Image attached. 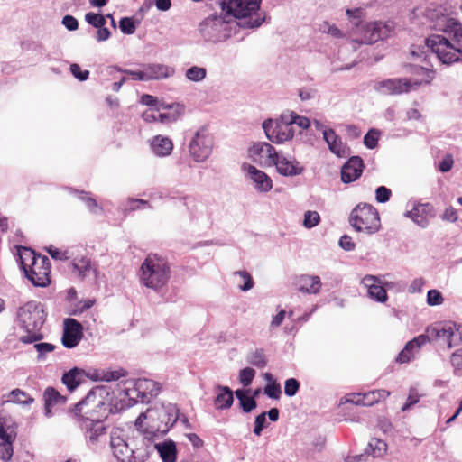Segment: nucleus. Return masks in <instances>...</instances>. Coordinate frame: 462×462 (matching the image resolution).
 I'll return each mask as SVG.
<instances>
[{
  "label": "nucleus",
  "mask_w": 462,
  "mask_h": 462,
  "mask_svg": "<svg viewBox=\"0 0 462 462\" xmlns=\"http://www.w3.org/2000/svg\"><path fill=\"white\" fill-rule=\"evenodd\" d=\"M170 267L165 259L156 255H148L140 268L141 283L155 291H159L169 282Z\"/></svg>",
  "instance_id": "7"
},
{
  "label": "nucleus",
  "mask_w": 462,
  "mask_h": 462,
  "mask_svg": "<svg viewBox=\"0 0 462 462\" xmlns=\"http://www.w3.org/2000/svg\"><path fill=\"white\" fill-rule=\"evenodd\" d=\"M159 416L162 417V419H165V421L162 424L156 423V425L153 426V430H157L160 436H162L166 434L169 430L177 422L180 418V411L173 404L161 406Z\"/></svg>",
  "instance_id": "23"
},
{
  "label": "nucleus",
  "mask_w": 462,
  "mask_h": 462,
  "mask_svg": "<svg viewBox=\"0 0 462 462\" xmlns=\"http://www.w3.org/2000/svg\"><path fill=\"white\" fill-rule=\"evenodd\" d=\"M420 395L418 393V390L415 387H411L409 390V394L407 397V401L404 405L402 407V411H407L413 405L420 402Z\"/></svg>",
  "instance_id": "54"
},
{
  "label": "nucleus",
  "mask_w": 462,
  "mask_h": 462,
  "mask_svg": "<svg viewBox=\"0 0 462 462\" xmlns=\"http://www.w3.org/2000/svg\"><path fill=\"white\" fill-rule=\"evenodd\" d=\"M218 393L214 401L217 409L224 410L229 408L233 404V392L227 386H217Z\"/></svg>",
  "instance_id": "36"
},
{
  "label": "nucleus",
  "mask_w": 462,
  "mask_h": 462,
  "mask_svg": "<svg viewBox=\"0 0 462 462\" xmlns=\"http://www.w3.org/2000/svg\"><path fill=\"white\" fill-rule=\"evenodd\" d=\"M71 265L73 273H76L79 278H97V270L95 266L92 264L89 258L85 256L80 258H75L72 261Z\"/></svg>",
  "instance_id": "32"
},
{
  "label": "nucleus",
  "mask_w": 462,
  "mask_h": 462,
  "mask_svg": "<svg viewBox=\"0 0 462 462\" xmlns=\"http://www.w3.org/2000/svg\"><path fill=\"white\" fill-rule=\"evenodd\" d=\"M110 448L119 462H144L152 451V443L138 429L132 438H125L122 430L115 429L110 434Z\"/></svg>",
  "instance_id": "2"
},
{
  "label": "nucleus",
  "mask_w": 462,
  "mask_h": 462,
  "mask_svg": "<svg viewBox=\"0 0 462 462\" xmlns=\"http://www.w3.org/2000/svg\"><path fill=\"white\" fill-rule=\"evenodd\" d=\"M115 70L124 72L131 77L133 80L146 81L144 68L142 70H123L118 67H108L106 69L107 73L112 74Z\"/></svg>",
  "instance_id": "48"
},
{
  "label": "nucleus",
  "mask_w": 462,
  "mask_h": 462,
  "mask_svg": "<svg viewBox=\"0 0 462 462\" xmlns=\"http://www.w3.org/2000/svg\"><path fill=\"white\" fill-rule=\"evenodd\" d=\"M146 81L169 79L175 74V69L162 63H148L143 66Z\"/></svg>",
  "instance_id": "26"
},
{
  "label": "nucleus",
  "mask_w": 462,
  "mask_h": 462,
  "mask_svg": "<svg viewBox=\"0 0 462 462\" xmlns=\"http://www.w3.org/2000/svg\"><path fill=\"white\" fill-rule=\"evenodd\" d=\"M320 278L317 275L304 274L298 278L297 287L301 292L308 294H317L321 288Z\"/></svg>",
  "instance_id": "33"
},
{
  "label": "nucleus",
  "mask_w": 462,
  "mask_h": 462,
  "mask_svg": "<svg viewBox=\"0 0 462 462\" xmlns=\"http://www.w3.org/2000/svg\"><path fill=\"white\" fill-rule=\"evenodd\" d=\"M70 72L71 74L80 81H85L88 79L89 71L82 70L79 64H71L70 65Z\"/></svg>",
  "instance_id": "63"
},
{
  "label": "nucleus",
  "mask_w": 462,
  "mask_h": 462,
  "mask_svg": "<svg viewBox=\"0 0 462 462\" xmlns=\"http://www.w3.org/2000/svg\"><path fill=\"white\" fill-rule=\"evenodd\" d=\"M247 361L258 368H263L267 364L266 357L262 349H256L251 352L247 356Z\"/></svg>",
  "instance_id": "44"
},
{
  "label": "nucleus",
  "mask_w": 462,
  "mask_h": 462,
  "mask_svg": "<svg viewBox=\"0 0 462 462\" xmlns=\"http://www.w3.org/2000/svg\"><path fill=\"white\" fill-rule=\"evenodd\" d=\"M184 109L185 106L180 103H161L158 105L159 122L163 124L175 122L182 116Z\"/></svg>",
  "instance_id": "27"
},
{
  "label": "nucleus",
  "mask_w": 462,
  "mask_h": 462,
  "mask_svg": "<svg viewBox=\"0 0 462 462\" xmlns=\"http://www.w3.org/2000/svg\"><path fill=\"white\" fill-rule=\"evenodd\" d=\"M80 428L89 447L101 443L106 435V426L100 420L82 418Z\"/></svg>",
  "instance_id": "17"
},
{
  "label": "nucleus",
  "mask_w": 462,
  "mask_h": 462,
  "mask_svg": "<svg viewBox=\"0 0 462 462\" xmlns=\"http://www.w3.org/2000/svg\"><path fill=\"white\" fill-rule=\"evenodd\" d=\"M403 215L418 226L426 228L430 225V219L435 217V208L429 202H414L411 209L405 211Z\"/></svg>",
  "instance_id": "19"
},
{
  "label": "nucleus",
  "mask_w": 462,
  "mask_h": 462,
  "mask_svg": "<svg viewBox=\"0 0 462 462\" xmlns=\"http://www.w3.org/2000/svg\"><path fill=\"white\" fill-rule=\"evenodd\" d=\"M300 383L296 379H287L284 383V393L289 397H292L298 393Z\"/></svg>",
  "instance_id": "60"
},
{
  "label": "nucleus",
  "mask_w": 462,
  "mask_h": 462,
  "mask_svg": "<svg viewBox=\"0 0 462 462\" xmlns=\"http://www.w3.org/2000/svg\"><path fill=\"white\" fill-rule=\"evenodd\" d=\"M105 393L106 391L102 387H97L90 391L83 400L75 405V413L78 414V412H81L82 407L84 405L91 406L92 411H94L96 408L105 409V403L102 400L103 394Z\"/></svg>",
  "instance_id": "31"
},
{
  "label": "nucleus",
  "mask_w": 462,
  "mask_h": 462,
  "mask_svg": "<svg viewBox=\"0 0 462 462\" xmlns=\"http://www.w3.org/2000/svg\"><path fill=\"white\" fill-rule=\"evenodd\" d=\"M272 165L275 166L279 174L285 177H295L304 171V167L295 158L279 152Z\"/></svg>",
  "instance_id": "20"
},
{
  "label": "nucleus",
  "mask_w": 462,
  "mask_h": 462,
  "mask_svg": "<svg viewBox=\"0 0 462 462\" xmlns=\"http://www.w3.org/2000/svg\"><path fill=\"white\" fill-rule=\"evenodd\" d=\"M188 80L195 83L202 82L207 77V69L204 67L191 66L185 71Z\"/></svg>",
  "instance_id": "38"
},
{
  "label": "nucleus",
  "mask_w": 462,
  "mask_h": 462,
  "mask_svg": "<svg viewBox=\"0 0 462 462\" xmlns=\"http://www.w3.org/2000/svg\"><path fill=\"white\" fill-rule=\"evenodd\" d=\"M319 31L334 38H343L345 36L342 31L337 26H336L335 24H330L328 22H324L320 25Z\"/></svg>",
  "instance_id": "52"
},
{
  "label": "nucleus",
  "mask_w": 462,
  "mask_h": 462,
  "mask_svg": "<svg viewBox=\"0 0 462 462\" xmlns=\"http://www.w3.org/2000/svg\"><path fill=\"white\" fill-rule=\"evenodd\" d=\"M124 392L129 400L144 403L159 394L161 384L152 379L138 378L128 381Z\"/></svg>",
  "instance_id": "10"
},
{
  "label": "nucleus",
  "mask_w": 462,
  "mask_h": 462,
  "mask_svg": "<svg viewBox=\"0 0 462 462\" xmlns=\"http://www.w3.org/2000/svg\"><path fill=\"white\" fill-rule=\"evenodd\" d=\"M79 193V199L82 200L89 211L93 214H101L103 213V208L100 207L95 199L89 196L88 193L80 191Z\"/></svg>",
  "instance_id": "41"
},
{
  "label": "nucleus",
  "mask_w": 462,
  "mask_h": 462,
  "mask_svg": "<svg viewBox=\"0 0 462 462\" xmlns=\"http://www.w3.org/2000/svg\"><path fill=\"white\" fill-rule=\"evenodd\" d=\"M379 138V132L374 129H371L364 137V144L368 149H374L376 147Z\"/></svg>",
  "instance_id": "58"
},
{
  "label": "nucleus",
  "mask_w": 462,
  "mask_h": 462,
  "mask_svg": "<svg viewBox=\"0 0 462 462\" xmlns=\"http://www.w3.org/2000/svg\"><path fill=\"white\" fill-rule=\"evenodd\" d=\"M320 222V216L317 211L308 210L304 213L303 226L310 229L318 226Z\"/></svg>",
  "instance_id": "50"
},
{
  "label": "nucleus",
  "mask_w": 462,
  "mask_h": 462,
  "mask_svg": "<svg viewBox=\"0 0 462 462\" xmlns=\"http://www.w3.org/2000/svg\"><path fill=\"white\" fill-rule=\"evenodd\" d=\"M349 222L355 230L368 235L376 233L381 226L380 217L376 208L366 203L358 204L351 211Z\"/></svg>",
  "instance_id": "9"
},
{
  "label": "nucleus",
  "mask_w": 462,
  "mask_h": 462,
  "mask_svg": "<svg viewBox=\"0 0 462 462\" xmlns=\"http://www.w3.org/2000/svg\"><path fill=\"white\" fill-rule=\"evenodd\" d=\"M368 446L374 457H380L383 456L387 450V444L379 439H372Z\"/></svg>",
  "instance_id": "46"
},
{
  "label": "nucleus",
  "mask_w": 462,
  "mask_h": 462,
  "mask_svg": "<svg viewBox=\"0 0 462 462\" xmlns=\"http://www.w3.org/2000/svg\"><path fill=\"white\" fill-rule=\"evenodd\" d=\"M90 377L95 381L110 382L118 379L120 375L116 371L95 370Z\"/></svg>",
  "instance_id": "45"
},
{
  "label": "nucleus",
  "mask_w": 462,
  "mask_h": 462,
  "mask_svg": "<svg viewBox=\"0 0 462 462\" xmlns=\"http://www.w3.org/2000/svg\"><path fill=\"white\" fill-rule=\"evenodd\" d=\"M255 376V371L251 367H246L239 372V382L244 386H248L252 383Z\"/></svg>",
  "instance_id": "55"
},
{
  "label": "nucleus",
  "mask_w": 462,
  "mask_h": 462,
  "mask_svg": "<svg viewBox=\"0 0 462 462\" xmlns=\"http://www.w3.org/2000/svg\"><path fill=\"white\" fill-rule=\"evenodd\" d=\"M234 276L236 279H238V281L236 282L237 287L242 291H247L251 290L254 285L252 276L246 271L236 272V273H234Z\"/></svg>",
  "instance_id": "39"
},
{
  "label": "nucleus",
  "mask_w": 462,
  "mask_h": 462,
  "mask_svg": "<svg viewBox=\"0 0 462 462\" xmlns=\"http://www.w3.org/2000/svg\"><path fill=\"white\" fill-rule=\"evenodd\" d=\"M248 152L254 162L266 166H272L278 153L275 148L266 142L254 143Z\"/></svg>",
  "instance_id": "21"
},
{
  "label": "nucleus",
  "mask_w": 462,
  "mask_h": 462,
  "mask_svg": "<svg viewBox=\"0 0 462 462\" xmlns=\"http://www.w3.org/2000/svg\"><path fill=\"white\" fill-rule=\"evenodd\" d=\"M150 149L157 157H167L171 155L173 150V143L171 139L161 134L153 136L150 141Z\"/></svg>",
  "instance_id": "30"
},
{
  "label": "nucleus",
  "mask_w": 462,
  "mask_h": 462,
  "mask_svg": "<svg viewBox=\"0 0 462 462\" xmlns=\"http://www.w3.org/2000/svg\"><path fill=\"white\" fill-rule=\"evenodd\" d=\"M79 373L76 368L63 374L62 383L69 391H73L79 384Z\"/></svg>",
  "instance_id": "43"
},
{
  "label": "nucleus",
  "mask_w": 462,
  "mask_h": 462,
  "mask_svg": "<svg viewBox=\"0 0 462 462\" xmlns=\"http://www.w3.org/2000/svg\"><path fill=\"white\" fill-rule=\"evenodd\" d=\"M34 401L33 398H32L27 393L24 391H22L20 389H14L13 390L9 395L7 402H11L14 403H19L23 405H28L32 403Z\"/></svg>",
  "instance_id": "40"
},
{
  "label": "nucleus",
  "mask_w": 462,
  "mask_h": 462,
  "mask_svg": "<svg viewBox=\"0 0 462 462\" xmlns=\"http://www.w3.org/2000/svg\"><path fill=\"white\" fill-rule=\"evenodd\" d=\"M262 0H222L221 8L234 19L241 29L259 28L265 20L261 11Z\"/></svg>",
  "instance_id": "3"
},
{
  "label": "nucleus",
  "mask_w": 462,
  "mask_h": 462,
  "mask_svg": "<svg viewBox=\"0 0 462 462\" xmlns=\"http://www.w3.org/2000/svg\"><path fill=\"white\" fill-rule=\"evenodd\" d=\"M213 147V136L205 128H200L189 143V152L196 162H204L211 155Z\"/></svg>",
  "instance_id": "13"
},
{
  "label": "nucleus",
  "mask_w": 462,
  "mask_h": 462,
  "mask_svg": "<svg viewBox=\"0 0 462 462\" xmlns=\"http://www.w3.org/2000/svg\"><path fill=\"white\" fill-rule=\"evenodd\" d=\"M393 31V25L391 22L374 21L366 23L361 27L362 39L360 41L353 40V42L373 44L390 37Z\"/></svg>",
  "instance_id": "14"
},
{
  "label": "nucleus",
  "mask_w": 462,
  "mask_h": 462,
  "mask_svg": "<svg viewBox=\"0 0 462 462\" xmlns=\"http://www.w3.org/2000/svg\"><path fill=\"white\" fill-rule=\"evenodd\" d=\"M323 139L327 143L329 151L337 157L345 158L349 155L350 150L348 146L342 142V139L333 129H324Z\"/></svg>",
  "instance_id": "25"
},
{
  "label": "nucleus",
  "mask_w": 462,
  "mask_h": 462,
  "mask_svg": "<svg viewBox=\"0 0 462 462\" xmlns=\"http://www.w3.org/2000/svg\"><path fill=\"white\" fill-rule=\"evenodd\" d=\"M450 362L455 369V374H458V371L462 369V349L453 353Z\"/></svg>",
  "instance_id": "64"
},
{
  "label": "nucleus",
  "mask_w": 462,
  "mask_h": 462,
  "mask_svg": "<svg viewBox=\"0 0 462 462\" xmlns=\"http://www.w3.org/2000/svg\"><path fill=\"white\" fill-rule=\"evenodd\" d=\"M236 396L245 412H250L256 407L255 400L253 397L246 396L244 391L236 390Z\"/></svg>",
  "instance_id": "42"
},
{
  "label": "nucleus",
  "mask_w": 462,
  "mask_h": 462,
  "mask_svg": "<svg viewBox=\"0 0 462 462\" xmlns=\"http://www.w3.org/2000/svg\"><path fill=\"white\" fill-rule=\"evenodd\" d=\"M45 404V414L51 416V409L58 405H62L66 402V398L52 387H48L43 393Z\"/></svg>",
  "instance_id": "34"
},
{
  "label": "nucleus",
  "mask_w": 462,
  "mask_h": 462,
  "mask_svg": "<svg viewBox=\"0 0 462 462\" xmlns=\"http://www.w3.org/2000/svg\"><path fill=\"white\" fill-rule=\"evenodd\" d=\"M389 395V391L381 389L363 393L362 398L365 401V406H371L377 403L380 400H385Z\"/></svg>",
  "instance_id": "37"
},
{
  "label": "nucleus",
  "mask_w": 462,
  "mask_h": 462,
  "mask_svg": "<svg viewBox=\"0 0 462 462\" xmlns=\"http://www.w3.org/2000/svg\"><path fill=\"white\" fill-rule=\"evenodd\" d=\"M425 339L426 337L420 335L412 340H410L397 356L396 362L405 364L413 360L421 346L426 345Z\"/></svg>",
  "instance_id": "29"
},
{
  "label": "nucleus",
  "mask_w": 462,
  "mask_h": 462,
  "mask_svg": "<svg viewBox=\"0 0 462 462\" xmlns=\"http://www.w3.org/2000/svg\"><path fill=\"white\" fill-rule=\"evenodd\" d=\"M241 169L245 179L257 192L267 193L273 189V183L271 177L262 170L246 162L242 164Z\"/></svg>",
  "instance_id": "15"
},
{
  "label": "nucleus",
  "mask_w": 462,
  "mask_h": 462,
  "mask_svg": "<svg viewBox=\"0 0 462 462\" xmlns=\"http://www.w3.org/2000/svg\"><path fill=\"white\" fill-rule=\"evenodd\" d=\"M263 128L268 140L277 144L284 143L294 137V127L291 126L287 113L282 114L278 118L263 121Z\"/></svg>",
  "instance_id": "11"
},
{
  "label": "nucleus",
  "mask_w": 462,
  "mask_h": 462,
  "mask_svg": "<svg viewBox=\"0 0 462 462\" xmlns=\"http://www.w3.org/2000/svg\"><path fill=\"white\" fill-rule=\"evenodd\" d=\"M264 393L272 399H279L282 394L281 386L279 383H267L264 387Z\"/></svg>",
  "instance_id": "61"
},
{
  "label": "nucleus",
  "mask_w": 462,
  "mask_h": 462,
  "mask_svg": "<svg viewBox=\"0 0 462 462\" xmlns=\"http://www.w3.org/2000/svg\"><path fill=\"white\" fill-rule=\"evenodd\" d=\"M444 301L442 294L438 290H430L427 293V303L430 306H438Z\"/></svg>",
  "instance_id": "59"
},
{
  "label": "nucleus",
  "mask_w": 462,
  "mask_h": 462,
  "mask_svg": "<svg viewBox=\"0 0 462 462\" xmlns=\"http://www.w3.org/2000/svg\"><path fill=\"white\" fill-rule=\"evenodd\" d=\"M15 439L13 423L6 418L0 417V459L7 462L13 457L12 443Z\"/></svg>",
  "instance_id": "18"
},
{
  "label": "nucleus",
  "mask_w": 462,
  "mask_h": 462,
  "mask_svg": "<svg viewBox=\"0 0 462 462\" xmlns=\"http://www.w3.org/2000/svg\"><path fill=\"white\" fill-rule=\"evenodd\" d=\"M142 208H151L152 206L147 200L140 199H129L126 202V205L125 207V210H136L140 209Z\"/></svg>",
  "instance_id": "57"
},
{
  "label": "nucleus",
  "mask_w": 462,
  "mask_h": 462,
  "mask_svg": "<svg viewBox=\"0 0 462 462\" xmlns=\"http://www.w3.org/2000/svg\"><path fill=\"white\" fill-rule=\"evenodd\" d=\"M85 20L96 28L105 26L106 24V19L103 15L92 12L86 14Z\"/></svg>",
  "instance_id": "56"
},
{
  "label": "nucleus",
  "mask_w": 462,
  "mask_h": 462,
  "mask_svg": "<svg viewBox=\"0 0 462 462\" xmlns=\"http://www.w3.org/2000/svg\"><path fill=\"white\" fill-rule=\"evenodd\" d=\"M430 51V48H428L427 46V39L425 40V45L424 46H413L412 50L411 51V55L413 59V60H428V54L427 52Z\"/></svg>",
  "instance_id": "53"
},
{
  "label": "nucleus",
  "mask_w": 462,
  "mask_h": 462,
  "mask_svg": "<svg viewBox=\"0 0 462 462\" xmlns=\"http://www.w3.org/2000/svg\"><path fill=\"white\" fill-rule=\"evenodd\" d=\"M83 337L82 325L74 319H66L63 322L62 344L67 348L79 345Z\"/></svg>",
  "instance_id": "22"
},
{
  "label": "nucleus",
  "mask_w": 462,
  "mask_h": 462,
  "mask_svg": "<svg viewBox=\"0 0 462 462\" xmlns=\"http://www.w3.org/2000/svg\"><path fill=\"white\" fill-rule=\"evenodd\" d=\"M442 31L446 35L432 34L427 38L428 48L443 64L462 61V24L447 19Z\"/></svg>",
  "instance_id": "1"
},
{
  "label": "nucleus",
  "mask_w": 462,
  "mask_h": 462,
  "mask_svg": "<svg viewBox=\"0 0 462 462\" xmlns=\"http://www.w3.org/2000/svg\"><path fill=\"white\" fill-rule=\"evenodd\" d=\"M46 314L40 302L29 301L17 311V322L20 331L19 340L31 344L42 339V328L45 322Z\"/></svg>",
  "instance_id": "4"
},
{
  "label": "nucleus",
  "mask_w": 462,
  "mask_h": 462,
  "mask_svg": "<svg viewBox=\"0 0 462 462\" xmlns=\"http://www.w3.org/2000/svg\"><path fill=\"white\" fill-rule=\"evenodd\" d=\"M238 27L236 21L226 12L225 14H212L199 23L201 37L212 43L226 41Z\"/></svg>",
  "instance_id": "6"
},
{
  "label": "nucleus",
  "mask_w": 462,
  "mask_h": 462,
  "mask_svg": "<svg viewBox=\"0 0 462 462\" xmlns=\"http://www.w3.org/2000/svg\"><path fill=\"white\" fill-rule=\"evenodd\" d=\"M426 344L430 341L436 342L439 346L451 348L462 343V327L454 322L448 321L431 325L426 329Z\"/></svg>",
  "instance_id": "8"
},
{
  "label": "nucleus",
  "mask_w": 462,
  "mask_h": 462,
  "mask_svg": "<svg viewBox=\"0 0 462 462\" xmlns=\"http://www.w3.org/2000/svg\"><path fill=\"white\" fill-rule=\"evenodd\" d=\"M364 170L363 160L358 156H352L341 169V180L344 183H351L356 180Z\"/></svg>",
  "instance_id": "24"
},
{
  "label": "nucleus",
  "mask_w": 462,
  "mask_h": 462,
  "mask_svg": "<svg viewBox=\"0 0 462 462\" xmlns=\"http://www.w3.org/2000/svg\"><path fill=\"white\" fill-rule=\"evenodd\" d=\"M391 190L385 186H380L375 189V199L378 203H385L389 201Z\"/></svg>",
  "instance_id": "62"
},
{
  "label": "nucleus",
  "mask_w": 462,
  "mask_h": 462,
  "mask_svg": "<svg viewBox=\"0 0 462 462\" xmlns=\"http://www.w3.org/2000/svg\"><path fill=\"white\" fill-rule=\"evenodd\" d=\"M362 284L367 289V294L372 300L378 302L387 300V292L377 277L366 275L363 278Z\"/></svg>",
  "instance_id": "28"
},
{
  "label": "nucleus",
  "mask_w": 462,
  "mask_h": 462,
  "mask_svg": "<svg viewBox=\"0 0 462 462\" xmlns=\"http://www.w3.org/2000/svg\"><path fill=\"white\" fill-rule=\"evenodd\" d=\"M156 448L163 462H176L177 449L173 441L152 444V449Z\"/></svg>",
  "instance_id": "35"
},
{
  "label": "nucleus",
  "mask_w": 462,
  "mask_h": 462,
  "mask_svg": "<svg viewBox=\"0 0 462 462\" xmlns=\"http://www.w3.org/2000/svg\"><path fill=\"white\" fill-rule=\"evenodd\" d=\"M291 126L297 125L300 128L306 130L310 126V120L302 116H299L295 112L287 113Z\"/></svg>",
  "instance_id": "47"
},
{
  "label": "nucleus",
  "mask_w": 462,
  "mask_h": 462,
  "mask_svg": "<svg viewBox=\"0 0 462 462\" xmlns=\"http://www.w3.org/2000/svg\"><path fill=\"white\" fill-rule=\"evenodd\" d=\"M33 347L38 353V361L45 360L47 354L51 353L55 349L54 345L46 342L36 343Z\"/></svg>",
  "instance_id": "49"
},
{
  "label": "nucleus",
  "mask_w": 462,
  "mask_h": 462,
  "mask_svg": "<svg viewBox=\"0 0 462 462\" xmlns=\"http://www.w3.org/2000/svg\"><path fill=\"white\" fill-rule=\"evenodd\" d=\"M119 27L123 33L133 34L136 29V23L134 17H123L119 21Z\"/></svg>",
  "instance_id": "51"
},
{
  "label": "nucleus",
  "mask_w": 462,
  "mask_h": 462,
  "mask_svg": "<svg viewBox=\"0 0 462 462\" xmlns=\"http://www.w3.org/2000/svg\"><path fill=\"white\" fill-rule=\"evenodd\" d=\"M22 269L25 277L36 287H47L51 283V262L47 256L36 254L27 247L18 250Z\"/></svg>",
  "instance_id": "5"
},
{
  "label": "nucleus",
  "mask_w": 462,
  "mask_h": 462,
  "mask_svg": "<svg viewBox=\"0 0 462 462\" xmlns=\"http://www.w3.org/2000/svg\"><path fill=\"white\" fill-rule=\"evenodd\" d=\"M430 83L428 79L400 78L389 79L378 81L374 84V89L382 95H401L417 88L422 84Z\"/></svg>",
  "instance_id": "12"
},
{
  "label": "nucleus",
  "mask_w": 462,
  "mask_h": 462,
  "mask_svg": "<svg viewBox=\"0 0 462 462\" xmlns=\"http://www.w3.org/2000/svg\"><path fill=\"white\" fill-rule=\"evenodd\" d=\"M160 411L161 407L147 409V411L141 413L135 420L136 428L143 435L150 437L152 442L154 437L160 436L157 430H153V426L156 425V423L162 424L165 421V419L159 416Z\"/></svg>",
  "instance_id": "16"
}]
</instances>
